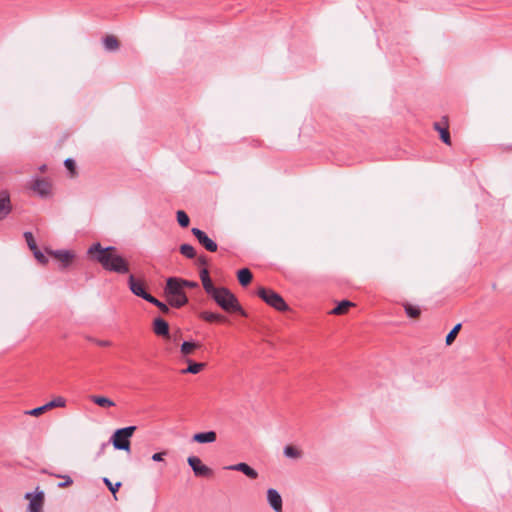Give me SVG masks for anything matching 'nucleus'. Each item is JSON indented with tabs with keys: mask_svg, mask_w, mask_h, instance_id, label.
Segmentation results:
<instances>
[{
	"mask_svg": "<svg viewBox=\"0 0 512 512\" xmlns=\"http://www.w3.org/2000/svg\"><path fill=\"white\" fill-rule=\"evenodd\" d=\"M88 255L101 264L103 269L118 274L129 272L128 262L118 254L114 246L102 247L100 243H94L87 251Z\"/></svg>",
	"mask_w": 512,
	"mask_h": 512,
	"instance_id": "f257e3e1",
	"label": "nucleus"
},
{
	"mask_svg": "<svg viewBox=\"0 0 512 512\" xmlns=\"http://www.w3.org/2000/svg\"><path fill=\"white\" fill-rule=\"evenodd\" d=\"M210 297L226 312H238L246 316L245 310L241 307L237 297L226 287H218Z\"/></svg>",
	"mask_w": 512,
	"mask_h": 512,
	"instance_id": "f03ea898",
	"label": "nucleus"
},
{
	"mask_svg": "<svg viewBox=\"0 0 512 512\" xmlns=\"http://www.w3.org/2000/svg\"><path fill=\"white\" fill-rule=\"evenodd\" d=\"M164 295L168 304L174 308H181L188 302L184 289L179 285V278L176 277L167 279L164 287Z\"/></svg>",
	"mask_w": 512,
	"mask_h": 512,
	"instance_id": "7ed1b4c3",
	"label": "nucleus"
},
{
	"mask_svg": "<svg viewBox=\"0 0 512 512\" xmlns=\"http://www.w3.org/2000/svg\"><path fill=\"white\" fill-rule=\"evenodd\" d=\"M136 426H128L117 429L111 436L110 441L117 450L130 451V438L134 434Z\"/></svg>",
	"mask_w": 512,
	"mask_h": 512,
	"instance_id": "20e7f679",
	"label": "nucleus"
},
{
	"mask_svg": "<svg viewBox=\"0 0 512 512\" xmlns=\"http://www.w3.org/2000/svg\"><path fill=\"white\" fill-rule=\"evenodd\" d=\"M257 295L269 306L276 309L277 311L288 310V305L284 301L283 297L272 289L260 287L257 290Z\"/></svg>",
	"mask_w": 512,
	"mask_h": 512,
	"instance_id": "39448f33",
	"label": "nucleus"
},
{
	"mask_svg": "<svg viewBox=\"0 0 512 512\" xmlns=\"http://www.w3.org/2000/svg\"><path fill=\"white\" fill-rule=\"evenodd\" d=\"M187 462L189 466L192 468L195 476L208 478L213 475L212 469L204 465L200 458L196 456H189Z\"/></svg>",
	"mask_w": 512,
	"mask_h": 512,
	"instance_id": "423d86ee",
	"label": "nucleus"
},
{
	"mask_svg": "<svg viewBox=\"0 0 512 512\" xmlns=\"http://www.w3.org/2000/svg\"><path fill=\"white\" fill-rule=\"evenodd\" d=\"M192 234L196 237L198 242L209 252H216L218 249L217 243L208 237V235L199 228H192Z\"/></svg>",
	"mask_w": 512,
	"mask_h": 512,
	"instance_id": "0eeeda50",
	"label": "nucleus"
},
{
	"mask_svg": "<svg viewBox=\"0 0 512 512\" xmlns=\"http://www.w3.org/2000/svg\"><path fill=\"white\" fill-rule=\"evenodd\" d=\"M128 285H129V289L131 290V292L138 296V297H141L142 299L148 301L150 298H152V295L149 294L145 288H144V285L142 282L138 281L135 279V277L133 275H130L129 278H128Z\"/></svg>",
	"mask_w": 512,
	"mask_h": 512,
	"instance_id": "6e6552de",
	"label": "nucleus"
},
{
	"mask_svg": "<svg viewBox=\"0 0 512 512\" xmlns=\"http://www.w3.org/2000/svg\"><path fill=\"white\" fill-rule=\"evenodd\" d=\"M152 330L158 337H162L164 339L171 338L169 324L161 317H157L153 320Z\"/></svg>",
	"mask_w": 512,
	"mask_h": 512,
	"instance_id": "1a4fd4ad",
	"label": "nucleus"
},
{
	"mask_svg": "<svg viewBox=\"0 0 512 512\" xmlns=\"http://www.w3.org/2000/svg\"><path fill=\"white\" fill-rule=\"evenodd\" d=\"M26 498L30 499L28 505V512H42L43 502H44V493L43 491H39L35 496H32L31 493H27L25 495Z\"/></svg>",
	"mask_w": 512,
	"mask_h": 512,
	"instance_id": "9d476101",
	"label": "nucleus"
},
{
	"mask_svg": "<svg viewBox=\"0 0 512 512\" xmlns=\"http://www.w3.org/2000/svg\"><path fill=\"white\" fill-rule=\"evenodd\" d=\"M434 129L439 132L440 139L447 145H451V137L449 132L447 117H443L441 122H435Z\"/></svg>",
	"mask_w": 512,
	"mask_h": 512,
	"instance_id": "9b49d317",
	"label": "nucleus"
},
{
	"mask_svg": "<svg viewBox=\"0 0 512 512\" xmlns=\"http://www.w3.org/2000/svg\"><path fill=\"white\" fill-rule=\"evenodd\" d=\"M267 501L275 512H282V497L276 489L267 490Z\"/></svg>",
	"mask_w": 512,
	"mask_h": 512,
	"instance_id": "f8f14e48",
	"label": "nucleus"
},
{
	"mask_svg": "<svg viewBox=\"0 0 512 512\" xmlns=\"http://www.w3.org/2000/svg\"><path fill=\"white\" fill-rule=\"evenodd\" d=\"M226 469L233 470V471H240L250 479H256L258 477V472L254 468H252L251 466H249L247 463H244V462H240L237 464L227 466Z\"/></svg>",
	"mask_w": 512,
	"mask_h": 512,
	"instance_id": "ddd939ff",
	"label": "nucleus"
},
{
	"mask_svg": "<svg viewBox=\"0 0 512 512\" xmlns=\"http://www.w3.org/2000/svg\"><path fill=\"white\" fill-rule=\"evenodd\" d=\"M12 206L7 191L0 192V220L4 219L10 212Z\"/></svg>",
	"mask_w": 512,
	"mask_h": 512,
	"instance_id": "4468645a",
	"label": "nucleus"
},
{
	"mask_svg": "<svg viewBox=\"0 0 512 512\" xmlns=\"http://www.w3.org/2000/svg\"><path fill=\"white\" fill-rule=\"evenodd\" d=\"M50 254L62 263L63 268H66L74 258V254L68 250L51 251Z\"/></svg>",
	"mask_w": 512,
	"mask_h": 512,
	"instance_id": "2eb2a0df",
	"label": "nucleus"
},
{
	"mask_svg": "<svg viewBox=\"0 0 512 512\" xmlns=\"http://www.w3.org/2000/svg\"><path fill=\"white\" fill-rule=\"evenodd\" d=\"M32 189L40 196H46L50 193L51 184L46 179H36L32 185Z\"/></svg>",
	"mask_w": 512,
	"mask_h": 512,
	"instance_id": "dca6fc26",
	"label": "nucleus"
},
{
	"mask_svg": "<svg viewBox=\"0 0 512 512\" xmlns=\"http://www.w3.org/2000/svg\"><path fill=\"white\" fill-rule=\"evenodd\" d=\"M185 362L188 364V366L187 368L181 370L182 374H198L206 366L205 363H197L192 361L190 358H186Z\"/></svg>",
	"mask_w": 512,
	"mask_h": 512,
	"instance_id": "f3484780",
	"label": "nucleus"
},
{
	"mask_svg": "<svg viewBox=\"0 0 512 512\" xmlns=\"http://www.w3.org/2000/svg\"><path fill=\"white\" fill-rule=\"evenodd\" d=\"M217 435L214 431L200 432L193 436V441L197 443H212L216 441Z\"/></svg>",
	"mask_w": 512,
	"mask_h": 512,
	"instance_id": "a211bd4d",
	"label": "nucleus"
},
{
	"mask_svg": "<svg viewBox=\"0 0 512 512\" xmlns=\"http://www.w3.org/2000/svg\"><path fill=\"white\" fill-rule=\"evenodd\" d=\"M201 344L194 341H184L180 347V353L182 357L187 358L190 356L196 349H199Z\"/></svg>",
	"mask_w": 512,
	"mask_h": 512,
	"instance_id": "6ab92c4d",
	"label": "nucleus"
},
{
	"mask_svg": "<svg viewBox=\"0 0 512 512\" xmlns=\"http://www.w3.org/2000/svg\"><path fill=\"white\" fill-rule=\"evenodd\" d=\"M199 317L209 323L213 322H225L227 318L219 313H214L210 311H202L199 314Z\"/></svg>",
	"mask_w": 512,
	"mask_h": 512,
	"instance_id": "aec40b11",
	"label": "nucleus"
},
{
	"mask_svg": "<svg viewBox=\"0 0 512 512\" xmlns=\"http://www.w3.org/2000/svg\"><path fill=\"white\" fill-rule=\"evenodd\" d=\"M90 400L96 405L104 408L115 406L114 401L104 396L92 395L90 397Z\"/></svg>",
	"mask_w": 512,
	"mask_h": 512,
	"instance_id": "412c9836",
	"label": "nucleus"
},
{
	"mask_svg": "<svg viewBox=\"0 0 512 512\" xmlns=\"http://www.w3.org/2000/svg\"><path fill=\"white\" fill-rule=\"evenodd\" d=\"M239 283L242 286H247L252 280V273L248 268L240 269L237 273Z\"/></svg>",
	"mask_w": 512,
	"mask_h": 512,
	"instance_id": "4be33fe9",
	"label": "nucleus"
},
{
	"mask_svg": "<svg viewBox=\"0 0 512 512\" xmlns=\"http://www.w3.org/2000/svg\"><path fill=\"white\" fill-rule=\"evenodd\" d=\"M355 304L348 300L341 301L332 311V314L342 315L347 313L350 307H353Z\"/></svg>",
	"mask_w": 512,
	"mask_h": 512,
	"instance_id": "5701e85b",
	"label": "nucleus"
},
{
	"mask_svg": "<svg viewBox=\"0 0 512 512\" xmlns=\"http://www.w3.org/2000/svg\"><path fill=\"white\" fill-rule=\"evenodd\" d=\"M103 44L106 50L115 51L119 48V42L113 35H108L103 39Z\"/></svg>",
	"mask_w": 512,
	"mask_h": 512,
	"instance_id": "b1692460",
	"label": "nucleus"
},
{
	"mask_svg": "<svg viewBox=\"0 0 512 512\" xmlns=\"http://www.w3.org/2000/svg\"><path fill=\"white\" fill-rule=\"evenodd\" d=\"M179 251L188 259H193L196 256L195 248L190 244H182L179 248Z\"/></svg>",
	"mask_w": 512,
	"mask_h": 512,
	"instance_id": "393cba45",
	"label": "nucleus"
},
{
	"mask_svg": "<svg viewBox=\"0 0 512 512\" xmlns=\"http://www.w3.org/2000/svg\"><path fill=\"white\" fill-rule=\"evenodd\" d=\"M283 453L286 457L293 459H298L302 455L301 451L292 445L285 446Z\"/></svg>",
	"mask_w": 512,
	"mask_h": 512,
	"instance_id": "a878e982",
	"label": "nucleus"
},
{
	"mask_svg": "<svg viewBox=\"0 0 512 512\" xmlns=\"http://www.w3.org/2000/svg\"><path fill=\"white\" fill-rule=\"evenodd\" d=\"M176 217H177V222L181 227L186 228L189 226L190 219L185 211L178 210L176 213Z\"/></svg>",
	"mask_w": 512,
	"mask_h": 512,
	"instance_id": "bb28decb",
	"label": "nucleus"
},
{
	"mask_svg": "<svg viewBox=\"0 0 512 512\" xmlns=\"http://www.w3.org/2000/svg\"><path fill=\"white\" fill-rule=\"evenodd\" d=\"M404 310H405L407 316L410 318H417V317H419V315L421 313L419 307L414 306L409 303L404 304Z\"/></svg>",
	"mask_w": 512,
	"mask_h": 512,
	"instance_id": "cd10ccee",
	"label": "nucleus"
},
{
	"mask_svg": "<svg viewBox=\"0 0 512 512\" xmlns=\"http://www.w3.org/2000/svg\"><path fill=\"white\" fill-rule=\"evenodd\" d=\"M205 292L210 296L213 292H216L218 287L213 285L210 277L201 280Z\"/></svg>",
	"mask_w": 512,
	"mask_h": 512,
	"instance_id": "c85d7f7f",
	"label": "nucleus"
},
{
	"mask_svg": "<svg viewBox=\"0 0 512 512\" xmlns=\"http://www.w3.org/2000/svg\"><path fill=\"white\" fill-rule=\"evenodd\" d=\"M65 405H66V400H65V398H63L61 396L56 397L53 400L46 403V407L48 410L52 409V408H56V407H65Z\"/></svg>",
	"mask_w": 512,
	"mask_h": 512,
	"instance_id": "c756f323",
	"label": "nucleus"
},
{
	"mask_svg": "<svg viewBox=\"0 0 512 512\" xmlns=\"http://www.w3.org/2000/svg\"><path fill=\"white\" fill-rule=\"evenodd\" d=\"M147 302H149V303H151V304L155 305L156 307H158L162 313L167 314V313H169V311H170V309H169V307H168V305H167V304H165V303H163V302L159 301V300H158L157 298H155L154 296H152V298H150Z\"/></svg>",
	"mask_w": 512,
	"mask_h": 512,
	"instance_id": "7c9ffc66",
	"label": "nucleus"
},
{
	"mask_svg": "<svg viewBox=\"0 0 512 512\" xmlns=\"http://www.w3.org/2000/svg\"><path fill=\"white\" fill-rule=\"evenodd\" d=\"M461 329V324H456L446 336V344L451 345Z\"/></svg>",
	"mask_w": 512,
	"mask_h": 512,
	"instance_id": "2f4dec72",
	"label": "nucleus"
},
{
	"mask_svg": "<svg viewBox=\"0 0 512 512\" xmlns=\"http://www.w3.org/2000/svg\"><path fill=\"white\" fill-rule=\"evenodd\" d=\"M52 475L57 478L63 479V482L58 483L59 488L68 487V486L72 485V483H73V480L69 475H61V474H52Z\"/></svg>",
	"mask_w": 512,
	"mask_h": 512,
	"instance_id": "473e14b6",
	"label": "nucleus"
},
{
	"mask_svg": "<svg viewBox=\"0 0 512 512\" xmlns=\"http://www.w3.org/2000/svg\"><path fill=\"white\" fill-rule=\"evenodd\" d=\"M47 410L48 409L46 407V404H44V405H42L40 407H36L34 409H31V410L27 411L26 413L31 415V416L37 417V416L43 414L44 412H46Z\"/></svg>",
	"mask_w": 512,
	"mask_h": 512,
	"instance_id": "72a5a7b5",
	"label": "nucleus"
},
{
	"mask_svg": "<svg viewBox=\"0 0 512 512\" xmlns=\"http://www.w3.org/2000/svg\"><path fill=\"white\" fill-rule=\"evenodd\" d=\"M104 483L107 485L109 490L115 495V493L119 490L121 486V482H117L115 484H112V482L108 478L103 479Z\"/></svg>",
	"mask_w": 512,
	"mask_h": 512,
	"instance_id": "f704fd0d",
	"label": "nucleus"
},
{
	"mask_svg": "<svg viewBox=\"0 0 512 512\" xmlns=\"http://www.w3.org/2000/svg\"><path fill=\"white\" fill-rule=\"evenodd\" d=\"M64 164L66 166V168L70 171L71 173V176H74L75 175V168H76V165H75V162L73 159L71 158H68L64 161Z\"/></svg>",
	"mask_w": 512,
	"mask_h": 512,
	"instance_id": "c9c22d12",
	"label": "nucleus"
},
{
	"mask_svg": "<svg viewBox=\"0 0 512 512\" xmlns=\"http://www.w3.org/2000/svg\"><path fill=\"white\" fill-rule=\"evenodd\" d=\"M179 285L184 289L185 287L195 288L198 286L196 282L184 280L179 278Z\"/></svg>",
	"mask_w": 512,
	"mask_h": 512,
	"instance_id": "e433bc0d",
	"label": "nucleus"
},
{
	"mask_svg": "<svg viewBox=\"0 0 512 512\" xmlns=\"http://www.w3.org/2000/svg\"><path fill=\"white\" fill-rule=\"evenodd\" d=\"M34 256L41 264H46L48 262L47 257L40 250L35 252Z\"/></svg>",
	"mask_w": 512,
	"mask_h": 512,
	"instance_id": "4c0bfd02",
	"label": "nucleus"
},
{
	"mask_svg": "<svg viewBox=\"0 0 512 512\" xmlns=\"http://www.w3.org/2000/svg\"><path fill=\"white\" fill-rule=\"evenodd\" d=\"M24 238H25L28 246L36 243L35 239H34V236H33V234L31 232H25L24 233Z\"/></svg>",
	"mask_w": 512,
	"mask_h": 512,
	"instance_id": "58836bf2",
	"label": "nucleus"
},
{
	"mask_svg": "<svg viewBox=\"0 0 512 512\" xmlns=\"http://www.w3.org/2000/svg\"><path fill=\"white\" fill-rule=\"evenodd\" d=\"M167 454L166 451H163V452H158V453H154L152 455V460L153 461H156V462H160V461H163V457Z\"/></svg>",
	"mask_w": 512,
	"mask_h": 512,
	"instance_id": "ea45409f",
	"label": "nucleus"
},
{
	"mask_svg": "<svg viewBox=\"0 0 512 512\" xmlns=\"http://www.w3.org/2000/svg\"><path fill=\"white\" fill-rule=\"evenodd\" d=\"M180 337H181V332H180V330H178L175 333L171 334V338L169 340H171L174 343H178Z\"/></svg>",
	"mask_w": 512,
	"mask_h": 512,
	"instance_id": "a19ab883",
	"label": "nucleus"
},
{
	"mask_svg": "<svg viewBox=\"0 0 512 512\" xmlns=\"http://www.w3.org/2000/svg\"><path fill=\"white\" fill-rule=\"evenodd\" d=\"M207 277H210L208 269L207 268L201 269V271H200V279L202 280V279H205Z\"/></svg>",
	"mask_w": 512,
	"mask_h": 512,
	"instance_id": "79ce46f5",
	"label": "nucleus"
},
{
	"mask_svg": "<svg viewBox=\"0 0 512 512\" xmlns=\"http://www.w3.org/2000/svg\"><path fill=\"white\" fill-rule=\"evenodd\" d=\"M197 261L201 265H206L207 264V258L205 256L198 257Z\"/></svg>",
	"mask_w": 512,
	"mask_h": 512,
	"instance_id": "37998d69",
	"label": "nucleus"
},
{
	"mask_svg": "<svg viewBox=\"0 0 512 512\" xmlns=\"http://www.w3.org/2000/svg\"><path fill=\"white\" fill-rule=\"evenodd\" d=\"M28 247H29V249L33 252V254H34L35 252L39 251V249H38V247H37L36 243H34V244H32V245H30V246H28Z\"/></svg>",
	"mask_w": 512,
	"mask_h": 512,
	"instance_id": "c03bdc74",
	"label": "nucleus"
},
{
	"mask_svg": "<svg viewBox=\"0 0 512 512\" xmlns=\"http://www.w3.org/2000/svg\"><path fill=\"white\" fill-rule=\"evenodd\" d=\"M109 344H110L109 341H101V342H99V345H101V346H108Z\"/></svg>",
	"mask_w": 512,
	"mask_h": 512,
	"instance_id": "a18cd8bd",
	"label": "nucleus"
}]
</instances>
